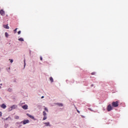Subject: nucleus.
<instances>
[{
	"mask_svg": "<svg viewBox=\"0 0 128 128\" xmlns=\"http://www.w3.org/2000/svg\"><path fill=\"white\" fill-rule=\"evenodd\" d=\"M28 108V106L27 104H25V105L22 106V108L25 110H27Z\"/></svg>",
	"mask_w": 128,
	"mask_h": 128,
	"instance_id": "7",
	"label": "nucleus"
},
{
	"mask_svg": "<svg viewBox=\"0 0 128 128\" xmlns=\"http://www.w3.org/2000/svg\"><path fill=\"white\" fill-rule=\"evenodd\" d=\"M43 115L44 116H46V112L45 111L43 112Z\"/></svg>",
	"mask_w": 128,
	"mask_h": 128,
	"instance_id": "14",
	"label": "nucleus"
},
{
	"mask_svg": "<svg viewBox=\"0 0 128 128\" xmlns=\"http://www.w3.org/2000/svg\"><path fill=\"white\" fill-rule=\"evenodd\" d=\"M9 60H10V62L11 64H12V62H14V60H12L10 59Z\"/></svg>",
	"mask_w": 128,
	"mask_h": 128,
	"instance_id": "18",
	"label": "nucleus"
},
{
	"mask_svg": "<svg viewBox=\"0 0 128 128\" xmlns=\"http://www.w3.org/2000/svg\"><path fill=\"white\" fill-rule=\"evenodd\" d=\"M0 14L2 16H4L6 15L5 12L3 10H0Z\"/></svg>",
	"mask_w": 128,
	"mask_h": 128,
	"instance_id": "4",
	"label": "nucleus"
},
{
	"mask_svg": "<svg viewBox=\"0 0 128 128\" xmlns=\"http://www.w3.org/2000/svg\"><path fill=\"white\" fill-rule=\"evenodd\" d=\"M58 106H63V104H58Z\"/></svg>",
	"mask_w": 128,
	"mask_h": 128,
	"instance_id": "23",
	"label": "nucleus"
},
{
	"mask_svg": "<svg viewBox=\"0 0 128 128\" xmlns=\"http://www.w3.org/2000/svg\"><path fill=\"white\" fill-rule=\"evenodd\" d=\"M14 118L16 120H18L20 118V117H18V116H15Z\"/></svg>",
	"mask_w": 128,
	"mask_h": 128,
	"instance_id": "16",
	"label": "nucleus"
},
{
	"mask_svg": "<svg viewBox=\"0 0 128 128\" xmlns=\"http://www.w3.org/2000/svg\"><path fill=\"white\" fill-rule=\"evenodd\" d=\"M8 91L9 92H12V90L11 88H8Z\"/></svg>",
	"mask_w": 128,
	"mask_h": 128,
	"instance_id": "13",
	"label": "nucleus"
},
{
	"mask_svg": "<svg viewBox=\"0 0 128 128\" xmlns=\"http://www.w3.org/2000/svg\"><path fill=\"white\" fill-rule=\"evenodd\" d=\"M18 40L22 41V42H24V38H18Z\"/></svg>",
	"mask_w": 128,
	"mask_h": 128,
	"instance_id": "15",
	"label": "nucleus"
},
{
	"mask_svg": "<svg viewBox=\"0 0 128 128\" xmlns=\"http://www.w3.org/2000/svg\"><path fill=\"white\" fill-rule=\"evenodd\" d=\"M17 30H18V28H16L14 30V33H16Z\"/></svg>",
	"mask_w": 128,
	"mask_h": 128,
	"instance_id": "22",
	"label": "nucleus"
},
{
	"mask_svg": "<svg viewBox=\"0 0 128 128\" xmlns=\"http://www.w3.org/2000/svg\"><path fill=\"white\" fill-rule=\"evenodd\" d=\"M2 116V112H0V117Z\"/></svg>",
	"mask_w": 128,
	"mask_h": 128,
	"instance_id": "24",
	"label": "nucleus"
},
{
	"mask_svg": "<svg viewBox=\"0 0 128 128\" xmlns=\"http://www.w3.org/2000/svg\"><path fill=\"white\" fill-rule=\"evenodd\" d=\"M1 82V80H0V82Z\"/></svg>",
	"mask_w": 128,
	"mask_h": 128,
	"instance_id": "33",
	"label": "nucleus"
},
{
	"mask_svg": "<svg viewBox=\"0 0 128 128\" xmlns=\"http://www.w3.org/2000/svg\"><path fill=\"white\" fill-rule=\"evenodd\" d=\"M0 88H2V86H0Z\"/></svg>",
	"mask_w": 128,
	"mask_h": 128,
	"instance_id": "32",
	"label": "nucleus"
},
{
	"mask_svg": "<svg viewBox=\"0 0 128 128\" xmlns=\"http://www.w3.org/2000/svg\"><path fill=\"white\" fill-rule=\"evenodd\" d=\"M4 28H6V29H10V27L8 26V24L4 25Z\"/></svg>",
	"mask_w": 128,
	"mask_h": 128,
	"instance_id": "10",
	"label": "nucleus"
},
{
	"mask_svg": "<svg viewBox=\"0 0 128 128\" xmlns=\"http://www.w3.org/2000/svg\"><path fill=\"white\" fill-rule=\"evenodd\" d=\"M112 110V107L111 104H109L108 106V107H107V111H108V112H110V111H111Z\"/></svg>",
	"mask_w": 128,
	"mask_h": 128,
	"instance_id": "2",
	"label": "nucleus"
},
{
	"mask_svg": "<svg viewBox=\"0 0 128 128\" xmlns=\"http://www.w3.org/2000/svg\"><path fill=\"white\" fill-rule=\"evenodd\" d=\"M77 112H78V113H79V114L80 113V112L78 110H77Z\"/></svg>",
	"mask_w": 128,
	"mask_h": 128,
	"instance_id": "28",
	"label": "nucleus"
},
{
	"mask_svg": "<svg viewBox=\"0 0 128 128\" xmlns=\"http://www.w3.org/2000/svg\"><path fill=\"white\" fill-rule=\"evenodd\" d=\"M21 32H22L20 30L19 32H18V34H20Z\"/></svg>",
	"mask_w": 128,
	"mask_h": 128,
	"instance_id": "25",
	"label": "nucleus"
},
{
	"mask_svg": "<svg viewBox=\"0 0 128 128\" xmlns=\"http://www.w3.org/2000/svg\"><path fill=\"white\" fill-rule=\"evenodd\" d=\"M28 122H29L28 120H24V121H22L23 124H28Z\"/></svg>",
	"mask_w": 128,
	"mask_h": 128,
	"instance_id": "8",
	"label": "nucleus"
},
{
	"mask_svg": "<svg viewBox=\"0 0 128 128\" xmlns=\"http://www.w3.org/2000/svg\"><path fill=\"white\" fill-rule=\"evenodd\" d=\"M0 86H2V84H0Z\"/></svg>",
	"mask_w": 128,
	"mask_h": 128,
	"instance_id": "31",
	"label": "nucleus"
},
{
	"mask_svg": "<svg viewBox=\"0 0 128 128\" xmlns=\"http://www.w3.org/2000/svg\"><path fill=\"white\" fill-rule=\"evenodd\" d=\"M44 110H46V112H48V109L47 108H44Z\"/></svg>",
	"mask_w": 128,
	"mask_h": 128,
	"instance_id": "21",
	"label": "nucleus"
},
{
	"mask_svg": "<svg viewBox=\"0 0 128 128\" xmlns=\"http://www.w3.org/2000/svg\"><path fill=\"white\" fill-rule=\"evenodd\" d=\"M91 86H94V84H91Z\"/></svg>",
	"mask_w": 128,
	"mask_h": 128,
	"instance_id": "30",
	"label": "nucleus"
},
{
	"mask_svg": "<svg viewBox=\"0 0 128 128\" xmlns=\"http://www.w3.org/2000/svg\"><path fill=\"white\" fill-rule=\"evenodd\" d=\"M119 102L118 100H116V102H112V107L116 108L118 107L119 106Z\"/></svg>",
	"mask_w": 128,
	"mask_h": 128,
	"instance_id": "1",
	"label": "nucleus"
},
{
	"mask_svg": "<svg viewBox=\"0 0 128 128\" xmlns=\"http://www.w3.org/2000/svg\"><path fill=\"white\" fill-rule=\"evenodd\" d=\"M40 60H42V57H40Z\"/></svg>",
	"mask_w": 128,
	"mask_h": 128,
	"instance_id": "27",
	"label": "nucleus"
},
{
	"mask_svg": "<svg viewBox=\"0 0 128 128\" xmlns=\"http://www.w3.org/2000/svg\"><path fill=\"white\" fill-rule=\"evenodd\" d=\"M0 107L4 109H6V106L4 104H2L0 105Z\"/></svg>",
	"mask_w": 128,
	"mask_h": 128,
	"instance_id": "5",
	"label": "nucleus"
},
{
	"mask_svg": "<svg viewBox=\"0 0 128 128\" xmlns=\"http://www.w3.org/2000/svg\"><path fill=\"white\" fill-rule=\"evenodd\" d=\"M44 124H46V126H51L50 124V122H46L45 123H44Z\"/></svg>",
	"mask_w": 128,
	"mask_h": 128,
	"instance_id": "9",
	"label": "nucleus"
},
{
	"mask_svg": "<svg viewBox=\"0 0 128 128\" xmlns=\"http://www.w3.org/2000/svg\"><path fill=\"white\" fill-rule=\"evenodd\" d=\"M50 81L52 82H54V79H53V78H52V76L50 78Z\"/></svg>",
	"mask_w": 128,
	"mask_h": 128,
	"instance_id": "12",
	"label": "nucleus"
},
{
	"mask_svg": "<svg viewBox=\"0 0 128 128\" xmlns=\"http://www.w3.org/2000/svg\"><path fill=\"white\" fill-rule=\"evenodd\" d=\"M16 108V104H14L12 105L10 108H9V110L11 111L13 109L14 110Z\"/></svg>",
	"mask_w": 128,
	"mask_h": 128,
	"instance_id": "3",
	"label": "nucleus"
},
{
	"mask_svg": "<svg viewBox=\"0 0 128 128\" xmlns=\"http://www.w3.org/2000/svg\"><path fill=\"white\" fill-rule=\"evenodd\" d=\"M46 118H47L46 116H44V118H43V120H46Z\"/></svg>",
	"mask_w": 128,
	"mask_h": 128,
	"instance_id": "17",
	"label": "nucleus"
},
{
	"mask_svg": "<svg viewBox=\"0 0 128 128\" xmlns=\"http://www.w3.org/2000/svg\"><path fill=\"white\" fill-rule=\"evenodd\" d=\"M8 119L10 120H12V118L10 116L6 118V119H4V120H8Z\"/></svg>",
	"mask_w": 128,
	"mask_h": 128,
	"instance_id": "11",
	"label": "nucleus"
},
{
	"mask_svg": "<svg viewBox=\"0 0 128 128\" xmlns=\"http://www.w3.org/2000/svg\"><path fill=\"white\" fill-rule=\"evenodd\" d=\"M26 115L32 120H35L34 118L32 115H30L29 114H27Z\"/></svg>",
	"mask_w": 128,
	"mask_h": 128,
	"instance_id": "6",
	"label": "nucleus"
},
{
	"mask_svg": "<svg viewBox=\"0 0 128 128\" xmlns=\"http://www.w3.org/2000/svg\"><path fill=\"white\" fill-rule=\"evenodd\" d=\"M5 36H6V38H8V32H6V33H5Z\"/></svg>",
	"mask_w": 128,
	"mask_h": 128,
	"instance_id": "19",
	"label": "nucleus"
},
{
	"mask_svg": "<svg viewBox=\"0 0 128 128\" xmlns=\"http://www.w3.org/2000/svg\"><path fill=\"white\" fill-rule=\"evenodd\" d=\"M96 74V72H92L91 73V75H95Z\"/></svg>",
	"mask_w": 128,
	"mask_h": 128,
	"instance_id": "20",
	"label": "nucleus"
},
{
	"mask_svg": "<svg viewBox=\"0 0 128 128\" xmlns=\"http://www.w3.org/2000/svg\"><path fill=\"white\" fill-rule=\"evenodd\" d=\"M44 98V96H42V98H41L42 99Z\"/></svg>",
	"mask_w": 128,
	"mask_h": 128,
	"instance_id": "29",
	"label": "nucleus"
},
{
	"mask_svg": "<svg viewBox=\"0 0 128 128\" xmlns=\"http://www.w3.org/2000/svg\"><path fill=\"white\" fill-rule=\"evenodd\" d=\"M26 62H24V67H26Z\"/></svg>",
	"mask_w": 128,
	"mask_h": 128,
	"instance_id": "26",
	"label": "nucleus"
}]
</instances>
